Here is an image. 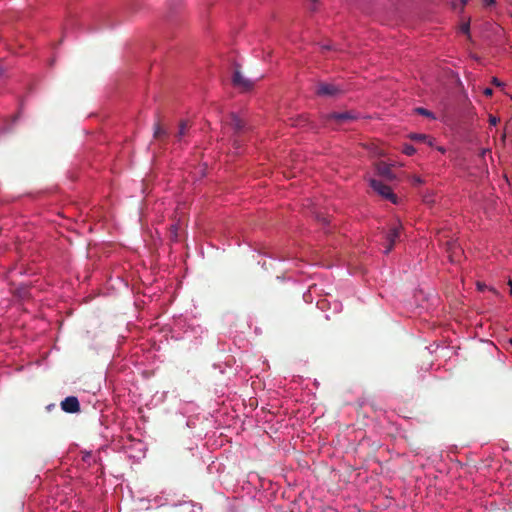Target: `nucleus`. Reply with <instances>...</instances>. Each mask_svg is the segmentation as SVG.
I'll list each match as a JSON object with an SVG mask.
<instances>
[{"mask_svg": "<svg viewBox=\"0 0 512 512\" xmlns=\"http://www.w3.org/2000/svg\"><path fill=\"white\" fill-rule=\"evenodd\" d=\"M315 93L321 97H337L342 90L333 83L319 82L316 86Z\"/></svg>", "mask_w": 512, "mask_h": 512, "instance_id": "nucleus-1", "label": "nucleus"}, {"mask_svg": "<svg viewBox=\"0 0 512 512\" xmlns=\"http://www.w3.org/2000/svg\"><path fill=\"white\" fill-rule=\"evenodd\" d=\"M370 185L375 192L381 195L383 198L390 200L393 203L397 202L396 195L392 192L391 188L383 182L372 179Z\"/></svg>", "mask_w": 512, "mask_h": 512, "instance_id": "nucleus-2", "label": "nucleus"}, {"mask_svg": "<svg viewBox=\"0 0 512 512\" xmlns=\"http://www.w3.org/2000/svg\"><path fill=\"white\" fill-rule=\"evenodd\" d=\"M400 232H401V225H395L390 228L389 232L386 235V247H385V253L388 254L394 247L395 243L400 238Z\"/></svg>", "mask_w": 512, "mask_h": 512, "instance_id": "nucleus-3", "label": "nucleus"}, {"mask_svg": "<svg viewBox=\"0 0 512 512\" xmlns=\"http://www.w3.org/2000/svg\"><path fill=\"white\" fill-rule=\"evenodd\" d=\"M227 125L233 130L235 134H241L245 131L246 123L243 119L234 113L229 115Z\"/></svg>", "mask_w": 512, "mask_h": 512, "instance_id": "nucleus-4", "label": "nucleus"}, {"mask_svg": "<svg viewBox=\"0 0 512 512\" xmlns=\"http://www.w3.org/2000/svg\"><path fill=\"white\" fill-rule=\"evenodd\" d=\"M233 84L235 87L240 88L243 91H249L254 86V83L251 80L245 78L240 71L234 72Z\"/></svg>", "mask_w": 512, "mask_h": 512, "instance_id": "nucleus-5", "label": "nucleus"}, {"mask_svg": "<svg viewBox=\"0 0 512 512\" xmlns=\"http://www.w3.org/2000/svg\"><path fill=\"white\" fill-rule=\"evenodd\" d=\"M61 408L67 413H77L80 411V404L77 397L69 396L61 402Z\"/></svg>", "mask_w": 512, "mask_h": 512, "instance_id": "nucleus-6", "label": "nucleus"}, {"mask_svg": "<svg viewBox=\"0 0 512 512\" xmlns=\"http://www.w3.org/2000/svg\"><path fill=\"white\" fill-rule=\"evenodd\" d=\"M168 137V130L161 125L159 120L156 121L153 126V138L161 143H166Z\"/></svg>", "mask_w": 512, "mask_h": 512, "instance_id": "nucleus-7", "label": "nucleus"}, {"mask_svg": "<svg viewBox=\"0 0 512 512\" xmlns=\"http://www.w3.org/2000/svg\"><path fill=\"white\" fill-rule=\"evenodd\" d=\"M190 122L188 120H182L179 123L178 131L175 134L176 141L182 143L186 137L190 135Z\"/></svg>", "mask_w": 512, "mask_h": 512, "instance_id": "nucleus-8", "label": "nucleus"}, {"mask_svg": "<svg viewBox=\"0 0 512 512\" xmlns=\"http://www.w3.org/2000/svg\"><path fill=\"white\" fill-rule=\"evenodd\" d=\"M354 116L350 112L331 113L328 116L329 121H334L337 124H342L347 121L353 120Z\"/></svg>", "mask_w": 512, "mask_h": 512, "instance_id": "nucleus-9", "label": "nucleus"}, {"mask_svg": "<svg viewBox=\"0 0 512 512\" xmlns=\"http://www.w3.org/2000/svg\"><path fill=\"white\" fill-rule=\"evenodd\" d=\"M377 172L379 175L385 177L388 180H392L395 178V175L393 174L391 167L387 165L384 162H380L377 164Z\"/></svg>", "mask_w": 512, "mask_h": 512, "instance_id": "nucleus-10", "label": "nucleus"}, {"mask_svg": "<svg viewBox=\"0 0 512 512\" xmlns=\"http://www.w3.org/2000/svg\"><path fill=\"white\" fill-rule=\"evenodd\" d=\"M409 137H410L411 140H413L415 142L426 143L428 146H432L433 145V139L430 138L426 134L413 133V134H410Z\"/></svg>", "mask_w": 512, "mask_h": 512, "instance_id": "nucleus-11", "label": "nucleus"}, {"mask_svg": "<svg viewBox=\"0 0 512 512\" xmlns=\"http://www.w3.org/2000/svg\"><path fill=\"white\" fill-rule=\"evenodd\" d=\"M414 111H415L417 114H419V115H422V116H425V117H429V118L435 119L434 114H433L431 111H429V110H427V109H425V108H423V107H417V108H415V110H414Z\"/></svg>", "mask_w": 512, "mask_h": 512, "instance_id": "nucleus-12", "label": "nucleus"}, {"mask_svg": "<svg viewBox=\"0 0 512 512\" xmlns=\"http://www.w3.org/2000/svg\"><path fill=\"white\" fill-rule=\"evenodd\" d=\"M416 152V149L410 145V144H405L403 146V153L408 155V156H412L414 153Z\"/></svg>", "mask_w": 512, "mask_h": 512, "instance_id": "nucleus-13", "label": "nucleus"}, {"mask_svg": "<svg viewBox=\"0 0 512 512\" xmlns=\"http://www.w3.org/2000/svg\"><path fill=\"white\" fill-rule=\"evenodd\" d=\"M499 122V118L493 116V115H490L489 117V123L493 126H495L497 123Z\"/></svg>", "mask_w": 512, "mask_h": 512, "instance_id": "nucleus-14", "label": "nucleus"}, {"mask_svg": "<svg viewBox=\"0 0 512 512\" xmlns=\"http://www.w3.org/2000/svg\"><path fill=\"white\" fill-rule=\"evenodd\" d=\"M483 93L485 96L490 97L493 95V90L491 88L487 87L484 89Z\"/></svg>", "mask_w": 512, "mask_h": 512, "instance_id": "nucleus-15", "label": "nucleus"}, {"mask_svg": "<svg viewBox=\"0 0 512 512\" xmlns=\"http://www.w3.org/2000/svg\"><path fill=\"white\" fill-rule=\"evenodd\" d=\"M484 6H492L495 3V0H482Z\"/></svg>", "mask_w": 512, "mask_h": 512, "instance_id": "nucleus-16", "label": "nucleus"}, {"mask_svg": "<svg viewBox=\"0 0 512 512\" xmlns=\"http://www.w3.org/2000/svg\"><path fill=\"white\" fill-rule=\"evenodd\" d=\"M461 31L463 33H468L469 32V24L468 23L463 24L462 27H461Z\"/></svg>", "mask_w": 512, "mask_h": 512, "instance_id": "nucleus-17", "label": "nucleus"}, {"mask_svg": "<svg viewBox=\"0 0 512 512\" xmlns=\"http://www.w3.org/2000/svg\"><path fill=\"white\" fill-rule=\"evenodd\" d=\"M492 83L497 87L502 86V82H500L496 77L492 79Z\"/></svg>", "mask_w": 512, "mask_h": 512, "instance_id": "nucleus-18", "label": "nucleus"}, {"mask_svg": "<svg viewBox=\"0 0 512 512\" xmlns=\"http://www.w3.org/2000/svg\"><path fill=\"white\" fill-rule=\"evenodd\" d=\"M422 182H423V181H422V179H421L420 177H416V176L414 177V183H415V184L420 185V184H422Z\"/></svg>", "mask_w": 512, "mask_h": 512, "instance_id": "nucleus-19", "label": "nucleus"}, {"mask_svg": "<svg viewBox=\"0 0 512 512\" xmlns=\"http://www.w3.org/2000/svg\"><path fill=\"white\" fill-rule=\"evenodd\" d=\"M508 285L510 286V294L512 295V280H509Z\"/></svg>", "mask_w": 512, "mask_h": 512, "instance_id": "nucleus-20", "label": "nucleus"}, {"mask_svg": "<svg viewBox=\"0 0 512 512\" xmlns=\"http://www.w3.org/2000/svg\"><path fill=\"white\" fill-rule=\"evenodd\" d=\"M332 47L330 45L323 46V49H331Z\"/></svg>", "mask_w": 512, "mask_h": 512, "instance_id": "nucleus-21", "label": "nucleus"}, {"mask_svg": "<svg viewBox=\"0 0 512 512\" xmlns=\"http://www.w3.org/2000/svg\"><path fill=\"white\" fill-rule=\"evenodd\" d=\"M478 288H479L480 290H483V289H484V285L478 284Z\"/></svg>", "mask_w": 512, "mask_h": 512, "instance_id": "nucleus-22", "label": "nucleus"}, {"mask_svg": "<svg viewBox=\"0 0 512 512\" xmlns=\"http://www.w3.org/2000/svg\"><path fill=\"white\" fill-rule=\"evenodd\" d=\"M508 343L512 346V338L508 340Z\"/></svg>", "mask_w": 512, "mask_h": 512, "instance_id": "nucleus-23", "label": "nucleus"}, {"mask_svg": "<svg viewBox=\"0 0 512 512\" xmlns=\"http://www.w3.org/2000/svg\"><path fill=\"white\" fill-rule=\"evenodd\" d=\"M463 4H466L467 0H461Z\"/></svg>", "mask_w": 512, "mask_h": 512, "instance_id": "nucleus-24", "label": "nucleus"}]
</instances>
